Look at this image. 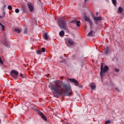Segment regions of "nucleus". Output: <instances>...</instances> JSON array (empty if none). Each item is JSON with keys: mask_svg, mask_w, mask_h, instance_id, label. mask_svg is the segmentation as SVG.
Listing matches in <instances>:
<instances>
[{"mask_svg": "<svg viewBox=\"0 0 124 124\" xmlns=\"http://www.w3.org/2000/svg\"><path fill=\"white\" fill-rule=\"evenodd\" d=\"M93 19L95 21V23L97 24H98V22L97 21H100L101 20V17L100 16H98V17H93Z\"/></svg>", "mask_w": 124, "mask_h": 124, "instance_id": "1a4fd4ad", "label": "nucleus"}, {"mask_svg": "<svg viewBox=\"0 0 124 124\" xmlns=\"http://www.w3.org/2000/svg\"><path fill=\"white\" fill-rule=\"evenodd\" d=\"M41 51H42V52L43 53L45 52V51H46V49H45V48L42 47V48H41Z\"/></svg>", "mask_w": 124, "mask_h": 124, "instance_id": "5701e85b", "label": "nucleus"}, {"mask_svg": "<svg viewBox=\"0 0 124 124\" xmlns=\"http://www.w3.org/2000/svg\"><path fill=\"white\" fill-rule=\"evenodd\" d=\"M105 50V54L106 55H108V53L110 51V49L108 47H107V48L104 49Z\"/></svg>", "mask_w": 124, "mask_h": 124, "instance_id": "ddd939ff", "label": "nucleus"}, {"mask_svg": "<svg viewBox=\"0 0 124 124\" xmlns=\"http://www.w3.org/2000/svg\"><path fill=\"white\" fill-rule=\"evenodd\" d=\"M36 52L37 55H41L42 54V52L39 50H37Z\"/></svg>", "mask_w": 124, "mask_h": 124, "instance_id": "412c9836", "label": "nucleus"}, {"mask_svg": "<svg viewBox=\"0 0 124 124\" xmlns=\"http://www.w3.org/2000/svg\"><path fill=\"white\" fill-rule=\"evenodd\" d=\"M8 9H9V10H11L12 9V7L11 5H9L7 7Z\"/></svg>", "mask_w": 124, "mask_h": 124, "instance_id": "a878e982", "label": "nucleus"}, {"mask_svg": "<svg viewBox=\"0 0 124 124\" xmlns=\"http://www.w3.org/2000/svg\"><path fill=\"white\" fill-rule=\"evenodd\" d=\"M64 34V32L63 30H62V31H61L60 32H59V35L60 36H63Z\"/></svg>", "mask_w": 124, "mask_h": 124, "instance_id": "2eb2a0df", "label": "nucleus"}, {"mask_svg": "<svg viewBox=\"0 0 124 124\" xmlns=\"http://www.w3.org/2000/svg\"><path fill=\"white\" fill-rule=\"evenodd\" d=\"M62 78H63V77H61V79Z\"/></svg>", "mask_w": 124, "mask_h": 124, "instance_id": "4c0bfd02", "label": "nucleus"}, {"mask_svg": "<svg viewBox=\"0 0 124 124\" xmlns=\"http://www.w3.org/2000/svg\"><path fill=\"white\" fill-rule=\"evenodd\" d=\"M59 25L60 28L66 30L67 29V24L65 21L63 19H62L59 22Z\"/></svg>", "mask_w": 124, "mask_h": 124, "instance_id": "7ed1b4c3", "label": "nucleus"}, {"mask_svg": "<svg viewBox=\"0 0 124 124\" xmlns=\"http://www.w3.org/2000/svg\"><path fill=\"white\" fill-rule=\"evenodd\" d=\"M109 70V68L107 65L104 66L103 68V64L101 63V71H100V76L102 78L105 73H106Z\"/></svg>", "mask_w": 124, "mask_h": 124, "instance_id": "f03ea898", "label": "nucleus"}, {"mask_svg": "<svg viewBox=\"0 0 124 124\" xmlns=\"http://www.w3.org/2000/svg\"><path fill=\"white\" fill-rule=\"evenodd\" d=\"M44 37L45 39H46V40H47L48 39V37L47 33H45L44 34Z\"/></svg>", "mask_w": 124, "mask_h": 124, "instance_id": "f3484780", "label": "nucleus"}, {"mask_svg": "<svg viewBox=\"0 0 124 124\" xmlns=\"http://www.w3.org/2000/svg\"><path fill=\"white\" fill-rule=\"evenodd\" d=\"M18 72L13 70L10 73V76L14 78L15 79H17L18 78Z\"/></svg>", "mask_w": 124, "mask_h": 124, "instance_id": "20e7f679", "label": "nucleus"}, {"mask_svg": "<svg viewBox=\"0 0 124 124\" xmlns=\"http://www.w3.org/2000/svg\"><path fill=\"white\" fill-rule=\"evenodd\" d=\"M70 80L72 82L74 83L75 85H76V86L79 87V88L80 89L83 88V86L82 85H78L79 83L77 80L75 79H70Z\"/></svg>", "mask_w": 124, "mask_h": 124, "instance_id": "39448f33", "label": "nucleus"}, {"mask_svg": "<svg viewBox=\"0 0 124 124\" xmlns=\"http://www.w3.org/2000/svg\"><path fill=\"white\" fill-rule=\"evenodd\" d=\"M123 11V9L121 7H119L118 12L119 13H122Z\"/></svg>", "mask_w": 124, "mask_h": 124, "instance_id": "a211bd4d", "label": "nucleus"}, {"mask_svg": "<svg viewBox=\"0 0 124 124\" xmlns=\"http://www.w3.org/2000/svg\"><path fill=\"white\" fill-rule=\"evenodd\" d=\"M16 13H19L20 12V10L18 9H16L15 10Z\"/></svg>", "mask_w": 124, "mask_h": 124, "instance_id": "393cba45", "label": "nucleus"}, {"mask_svg": "<svg viewBox=\"0 0 124 124\" xmlns=\"http://www.w3.org/2000/svg\"><path fill=\"white\" fill-rule=\"evenodd\" d=\"M28 7L30 12H33V11L34 8H33V4L32 3L29 2L28 3Z\"/></svg>", "mask_w": 124, "mask_h": 124, "instance_id": "0eeeda50", "label": "nucleus"}, {"mask_svg": "<svg viewBox=\"0 0 124 124\" xmlns=\"http://www.w3.org/2000/svg\"><path fill=\"white\" fill-rule=\"evenodd\" d=\"M38 114H39V115L41 117L42 119H43L44 121H47V118L44 113H42L40 111H39V112H38Z\"/></svg>", "mask_w": 124, "mask_h": 124, "instance_id": "423d86ee", "label": "nucleus"}, {"mask_svg": "<svg viewBox=\"0 0 124 124\" xmlns=\"http://www.w3.org/2000/svg\"><path fill=\"white\" fill-rule=\"evenodd\" d=\"M85 30H86V29H87V27H86V26L85 27Z\"/></svg>", "mask_w": 124, "mask_h": 124, "instance_id": "c9c22d12", "label": "nucleus"}, {"mask_svg": "<svg viewBox=\"0 0 124 124\" xmlns=\"http://www.w3.org/2000/svg\"><path fill=\"white\" fill-rule=\"evenodd\" d=\"M90 88H91V89L93 90L95 89L96 88L95 84L93 83H92L91 84H90Z\"/></svg>", "mask_w": 124, "mask_h": 124, "instance_id": "f8f14e48", "label": "nucleus"}, {"mask_svg": "<svg viewBox=\"0 0 124 124\" xmlns=\"http://www.w3.org/2000/svg\"><path fill=\"white\" fill-rule=\"evenodd\" d=\"M5 16H6V13L5 12H3L2 13V17H3V18L5 17Z\"/></svg>", "mask_w": 124, "mask_h": 124, "instance_id": "b1692460", "label": "nucleus"}, {"mask_svg": "<svg viewBox=\"0 0 124 124\" xmlns=\"http://www.w3.org/2000/svg\"><path fill=\"white\" fill-rule=\"evenodd\" d=\"M25 33H26L27 32V30H25V31H24Z\"/></svg>", "mask_w": 124, "mask_h": 124, "instance_id": "f704fd0d", "label": "nucleus"}, {"mask_svg": "<svg viewBox=\"0 0 124 124\" xmlns=\"http://www.w3.org/2000/svg\"><path fill=\"white\" fill-rule=\"evenodd\" d=\"M80 21H78L77 22V25L78 27H80Z\"/></svg>", "mask_w": 124, "mask_h": 124, "instance_id": "4be33fe9", "label": "nucleus"}, {"mask_svg": "<svg viewBox=\"0 0 124 124\" xmlns=\"http://www.w3.org/2000/svg\"><path fill=\"white\" fill-rule=\"evenodd\" d=\"M115 90H116V91H117L118 92H121V91L120 90L119 88H115Z\"/></svg>", "mask_w": 124, "mask_h": 124, "instance_id": "c85d7f7f", "label": "nucleus"}, {"mask_svg": "<svg viewBox=\"0 0 124 124\" xmlns=\"http://www.w3.org/2000/svg\"><path fill=\"white\" fill-rule=\"evenodd\" d=\"M61 59H62V57H61Z\"/></svg>", "mask_w": 124, "mask_h": 124, "instance_id": "a19ab883", "label": "nucleus"}, {"mask_svg": "<svg viewBox=\"0 0 124 124\" xmlns=\"http://www.w3.org/2000/svg\"><path fill=\"white\" fill-rule=\"evenodd\" d=\"M3 18V17L0 16V19Z\"/></svg>", "mask_w": 124, "mask_h": 124, "instance_id": "72a5a7b5", "label": "nucleus"}, {"mask_svg": "<svg viewBox=\"0 0 124 124\" xmlns=\"http://www.w3.org/2000/svg\"><path fill=\"white\" fill-rule=\"evenodd\" d=\"M61 59H62V57H61Z\"/></svg>", "mask_w": 124, "mask_h": 124, "instance_id": "ea45409f", "label": "nucleus"}, {"mask_svg": "<svg viewBox=\"0 0 124 124\" xmlns=\"http://www.w3.org/2000/svg\"><path fill=\"white\" fill-rule=\"evenodd\" d=\"M115 71L117 73H119L120 72V70L117 68L115 69Z\"/></svg>", "mask_w": 124, "mask_h": 124, "instance_id": "c756f323", "label": "nucleus"}, {"mask_svg": "<svg viewBox=\"0 0 124 124\" xmlns=\"http://www.w3.org/2000/svg\"><path fill=\"white\" fill-rule=\"evenodd\" d=\"M61 59H62V57H61Z\"/></svg>", "mask_w": 124, "mask_h": 124, "instance_id": "79ce46f5", "label": "nucleus"}, {"mask_svg": "<svg viewBox=\"0 0 124 124\" xmlns=\"http://www.w3.org/2000/svg\"><path fill=\"white\" fill-rule=\"evenodd\" d=\"M84 18L85 21H88L90 25V28H92V27L93 26V23L91 21V20L89 18V17L87 16H84Z\"/></svg>", "mask_w": 124, "mask_h": 124, "instance_id": "6e6552de", "label": "nucleus"}, {"mask_svg": "<svg viewBox=\"0 0 124 124\" xmlns=\"http://www.w3.org/2000/svg\"><path fill=\"white\" fill-rule=\"evenodd\" d=\"M71 22V23H74L75 22V21H72Z\"/></svg>", "mask_w": 124, "mask_h": 124, "instance_id": "473e14b6", "label": "nucleus"}, {"mask_svg": "<svg viewBox=\"0 0 124 124\" xmlns=\"http://www.w3.org/2000/svg\"><path fill=\"white\" fill-rule=\"evenodd\" d=\"M66 42L68 43V44L71 46H73L74 44V42L72 41V39H68L66 41Z\"/></svg>", "mask_w": 124, "mask_h": 124, "instance_id": "9d476101", "label": "nucleus"}, {"mask_svg": "<svg viewBox=\"0 0 124 124\" xmlns=\"http://www.w3.org/2000/svg\"><path fill=\"white\" fill-rule=\"evenodd\" d=\"M111 121L110 120L107 121L105 124H110Z\"/></svg>", "mask_w": 124, "mask_h": 124, "instance_id": "bb28decb", "label": "nucleus"}, {"mask_svg": "<svg viewBox=\"0 0 124 124\" xmlns=\"http://www.w3.org/2000/svg\"><path fill=\"white\" fill-rule=\"evenodd\" d=\"M0 63H1V64H3V62L1 58H0Z\"/></svg>", "mask_w": 124, "mask_h": 124, "instance_id": "cd10ccee", "label": "nucleus"}, {"mask_svg": "<svg viewBox=\"0 0 124 124\" xmlns=\"http://www.w3.org/2000/svg\"><path fill=\"white\" fill-rule=\"evenodd\" d=\"M96 16H98V12H96Z\"/></svg>", "mask_w": 124, "mask_h": 124, "instance_id": "2f4dec72", "label": "nucleus"}, {"mask_svg": "<svg viewBox=\"0 0 124 124\" xmlns=\"http://www.w3.org/2000/svg\"><path fill=\"white\" fill-rule=\"evenodd\" d=\"M21 11L23 13H26V8L24 5L21 6Z\"/></svg>", "mask_w": 124, "mask_h": 124, "instance_id": "4468645a", "label": "nucleus"}, {"mask_svg": "<svg viewBox=\"0 0 124 124\" xmlns=\"http://www.w3.org/2000/svg\"><path fill=\"white\" fill-rule=\"evenodd\" d=\"M0 26H1V27H0V29L1 28V30H2V31H4V29L5 28V27L4 25H3L1 23H0Z\"/></svg>", "mask_w": 124, "mask_h": 124, "instance_id": "dca6fc26", "label": "nucleus"}, {"mask_svg": "<svg viewBox=\"0 0 124 124\" xmlns=\"http://www.w3.org/2000/svg\"><path fill=\"white\" fill-rule=\"evenodd\" d=\"M14 31H15L17 33L21 32V31H20V30L18 29H15Z\"/></svg>", "mask_w": 124, "mask_h": 124, "instance_id": "aec40b11", "label": "nucleus"}, {"mask_svg": "<svg viewBox=\"0 0 124 124\" xmlns=\"http://www.w3.org/2000/svg\"><path fill=\"white\" fill-rule=\"evenodd\" d=\"M1 123V120H0V123Z\"/></svg>", "mask_w": 124, "mask_h": 124, "instance_id": "58836bf2", "label": "nucleus"}, {"mask_svg": "<svg viewBox=\"0 0 124 124\" xmlns=\"http://www.w3.org/2000/svg\"><path fill=\"white\" fill-rule=\"evenodd\" d=\"M95 34V33L93 32V30L90 31V32L88 33L87 36L92 37Z\"/></svg>", "mask_w": 124, "mask_h": 124, "instance_id": "9b49d317", "label": "nucleus"}, {"mask_svg": "<svg viewBox=\"0 0 124 124\" xmlns=\"http://www.w3.org/2000/svg\"><path fill=\"white\" fill-rule=\"evenodd\" d=\"M20 76L21 78H23V75L22 74H20Z\"/></svg>", "mask_w": 124, "mask_h": 124, "instance_id": "7c9ffc66", "label": "nucleus"}, {"mask_svg": "<svg viewBox=\"0 0 124 124\" xmlns=\"http://www.w3.org/2000/svg\"><path fill=\"white\" fill-rule=\"evenodd\" d=\"M112 4H114V6H116L117 1L116 0H111Z\"/></svg>", "mask_w": 124, "mask_h": 124, "instance_id": "6ab92c4d", "label": "nucleus"}, {"mask_svg": "<svg viewBox=\"0 0 124 124\" xmlns=\"http://www.w3.org/2000/svg\"><path fill=\"white\" fill-rule=\"evenodd\" d=\"M49 88H50L55 97H59L62 94L69 96L72 93L70 86L63 84L62 87L59 81H56L55 85H50Z\"/></svg>", "mask_w": 124, "mask_h": 124, "instance_id": "f257e3e1", "label": "nucleus"}, {"mask_svg": "<svg viewBox=\"0 0 124 124\" xmlns=\"http://www.w3.org/2000/svg\"><path fill=\"white\" fill-rule=\"evenodd\" d=\"M86 1H87V0H85V2H86Z\"/></svg>", "mask_w": 124, "mask_h": 124, "instance_id": "e433bc0d", "label": "nucleus"}]
</instances>
